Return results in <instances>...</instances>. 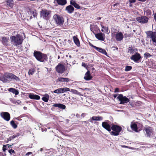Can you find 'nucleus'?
<instances>
[{"label": "nucleus", "instance_id": "nucleus-1", "mask_svg": "<svg viewBox=\"0 0 156 156\" xmlns=\"http://www.w3.org/2000/svg\"><path fill=\"white\" fill-rule=\"evenodd\" d=\"M10 39L12 44L16 46L21 44L23 40L22 35L18 34L16 36H11Z\"/></svg>", "mask_w": 156, "mask_h": 156}, {"label": "nucleus", "instance_id": "nucleus-2", "mask_svg": "<svg viewBox=\"0 0 156 156\" xmlns=\"http://www.w3.org/2000/svg\"><path fill=\"white\" fill-rule=\"evenodd\" d=\"M34 56L39 62H44L47 61L48 58L47 55L40 51H34Z\"/></svg>", "mask_w": 156, "mask_h": 156}, {"label": "nucleus", "instance_id": "nucleus-3", "mask_svg": "<svg viewBox=\"0 0 156 156\" xmlns=\"http://www.w3.org/2000/svg\"><path fill=\"white\" fill-rule=\"evenodd\" d=\"M111 129L113 131L110 132L111 135L115 136L119 135V133L122 130V128L119 126L113 125L111 126Z\"/></svg>", "mask_w": 156, "mask_h": 156}, {"label": "nucleus", "instance_id": "nucleus-4", "mask_svg": "<svg viewBox=\"0 0 156 156\" xmlns=\"http://www.w3.org/2000/svg\"><path fill=\"white\" fill-rule=\"evenodd\" d=\"M13 74L7 73H5L2 76H0V80L4 83L8 82L12 80Z\"/></svg>", "mask_w": 156, "mask_h": 156}, {"label": "nucleus", "instance_id": "nucleus-5", "mask_svg": "<svg viewBox=\"0 0 156 156\" xmlns=\"http://www.w3.org/2000/svg\"><path fill=\"white\" fill-rule=\"evenodd\" d=\"M146 34L147 37L151 39V42L156 45V32L150 31H147Z\"/></svg>", "mask_w": 156, "mask_h": 156}, {"label": "nucleus", "instance_id": "nucleus-6", "mask_svg": "<svg viewBox=\"0 0 156 156\" xmlns=\"http://www.w3.org/2000/svg\"><path fill=\"white\" fill-rule=\"evenodd\" d=\"M51 11L46 9H42L40 12V16L46 20L49 19Z\"/></svg>", "mask_w": 156, "mask_h": 156}, {"label": "nucleus", "instance_id": "nucleus-7", "mask_svg": "<svg viewBox=\"0 0 156 156\" xmlns=\"http://www.w3.org/2000/svg\"><path fill=\"white\" fill-rule=\"evenodd\" d=\"M145 136L146 137L150 138L153 133V129L148 126H145L144 129Z\"/></svg>", "mask_w": 156, "mask_h": 156}, {"label": "nucleus", "instance_id": "nucleus-8", "mask_svg": "<svg viewBox=\"0 0 156 156\" xmlns=\"http://www.w3.org/2000/svg\"><path fill=\"white\" fill-rule=\"evenodd\" d=\"M53 19L57 24L59 25H62L64 22L63 17L58 14H55L53 16Z\"/></svg>", "mask_w": 156, "mask_h": 156}, {"label": "nucleus", "instance_id": "nucleus-9", "mask_svg": "<svg viewBox=\"0 0 156 156\" xmlns=\"http://www.w3.org/2000/svg\"><path fill=\"white\" fill-rule=\"evenodd\" d=\"M119 101H120V104H124L129 102V100L126 96H123L122 94H119L117 97Z\"/></svg>", "mask_w": 156, "mask_h": 156}, {"label": "nucleus", "instance_id": "nucleus-10", "mask_svg": "<svg viewBox=\"0 0 156 156\" xmlns=\"http://www.w3.org/2000/svg\"><path fill=\"white\" fill-rule=\"evenodd\" d=\"M55 69L58 73H62L65 71L66 67L64 65L60 63L56 66Z\"/></svg>", "mask_w": 156, "mask_h": 156}, {"label": "nucleus", "instance_id": "nucleus-11", "mask_svg": "<svg viewBox=\"0 0 156 156\" xmlns=\"http://www.w3.org/2000/svg\"><path fill=\"white\" fill-rule=\"evenodd\" d=\"M136 20L139 23L144 24L147 23L148 22V18L146 16H142L137 17Z\"/></svg>", "mask_w": 156, "mask_h": 156}, {"label": "nucleus", "instance_id": "nucleus-12", "mask_svg": "<svg viewBox=\"0 0 156 156\" xmlns=\"http://www.w3.org/2000/svg\"><path fill=\"white\" fill-rule=\"evenodd\" d=\"M141 58L140 54L138 52H136L135 54L130 57V59L135 62H139Z\"/></svg>", "mask_w": 156, "mask_h": 156}, {"label": "nucleus", "instance_id": "nucleus-13", "mask_svg": "<svg viewBox=\"0 0 156 156\" xmlns=\"http://www.w3.org/2000/svg\"><path fill=\"white\" fill-rule=\"evenodd\" d=\"M1 117L5 120L9 121L10 119V115L9 113L7 112H2L0 113Z\"/></svg>", "mask_w": 156, "mask_h": 156}, {"label": "nucleus", "instance_id": "nucleus-14", "mask_svg": "<svg viewBox=\"0 0 156 156\" xmlns=\"http://www.w3.org/2000/svg\"><path fill=\"white\" fill-rule=\"evenodd\" d=\"M110 122L108 120H106L105 122H102V126L109 132L111 131V127L109 124Z\"/></svg>", "mask_w": 156, "mask_h": 156}, {"label": "nucleus", "instance_id": "nucleus-15", "mask_svg": "<svg viewBox=\"0 0 156 156\" xmlns=\"http://www.w3.org/2000/svg\"><path fill=\"white\" fill-rule=\"evenodd\" d=\"M90 46L94 48L96 50L99 52L103 54L104 55H107V54L106 51L104 49H102L101 48H99L95 46L92 44H91Z\"/></svg>", "mask_w": 156, "mask_h": 156}, {"label": "nucleus", "instance_id": "nucleus-16", "mask_svg": "<svg viewBox=\"0 0 156 156\" xmlns=\"http://www.w3.org/2000/svg\"><path fill=\"white\" fill-rule=\"evenodd\" d=\"M124 37L122 33L121 32H117L115 35L116 40L118 41H120L122 40Z\"/></svg>", "mask_w": 156, "mask_h": 156}, {"label": "nucleus", "instance_id": "nucleus-17", "mask_svg": "<svg viewBox=\"0 0 156 156\" xmlns=\"http://www.w3.org/2000/svg\"><path fill=\"white\" fill-rule=\"evenodd\" d=\"M96 37L99 40L104 41L105 39V34L101 32L96 34H95Z\"/></svg>", "mask_w": 156, "mask_h": 156}, {"label": "nucleus", "instance_id": "nucleus-18", "mask_svg": "<svg viewBox=\"0 0 156 156\" xmlns=\"http://www.w3.org/2000/svg\"><path fill=\"white\" fill-rule=\"evenodd\" d=\"M90 28L91 31L94 34H95L99 30L98 27L96 25L91 24L90 26Z\"/></svg>", "mask_w": 156, "mask_h": 156}, {"label": "nucleus", "instance_id": "nucleus-19", "mask_svg": "<svg viewBox=\"0 0 156 156\" xmlns=\"http://www.w3.org/2000/svg\"><path fill=\"white\" fill-rule=\"evenodd\" d=\"M103 119V118L102 116H94L92 117L89 120V121L90 122H91L92 120L100 121L102 120Z\"/></svg>", "mask_w": 156, "mask_h": 156}, {"label": "nucleus", "instance_id": "nucleus-20", "mask_svg": "<svg viewBox=\"0 0 156 156\" xmlns=\"http://www.w3.org/2000/svg\"><path fill=\"white\" fill-rule=\"evenodd\" d=\"M74 9L73 7L71 5H70L67 6L65 10L67 11L68 13L71 14L73 13L74 10Z\"/></svg>", "mask_w": 156, "mask_h": 156}, {"label": "nucleus", "instance_id": "nucleus-21", "mask_svg": "<svg viewBox=\"0 0 156 156\" xmlns=\"http://www.w3.org/2000/svg\"><path fill=\"white\" fill-rule=\"evenodd\" d=\"M92 77L90 74L89 71H87L85 74L84 77V79L86 80H90L92 78Z\"/></svg>", "mask_w": 156, "mask_h": 156}, {"label": "nucleus", "instance_id": "nucleus-22", "mask_svg": "<svg viewBox=\"0 0 156 156\" xmlns=\"http://www.w3.org/2000/svg\"><path fill=\"white\" fill-rule=\"evenodd\" d=\"M29 97L31 99L37 100H39L40 98V96L36 94H29Z\"/></svg>", "mask_w": 156, "mask_h": 156}, {"label": "nucleus", "instance_id": "nucleus-23", "mask_svg": "<svg viewBox=\"0 0 156 156\" xmlns=\"http://www.w3.org/2000/svg\"><path fill=\"white\" fill-rule=\"evenodd\" d=\"M53 106L58 107L60 109H64L66 108V106L60 103L55 104L53 105Z\"/></svg>", "mask_w": 156, "mask_h": 156}, {"label": "nucleus", "instance_id": "nucleus-24", "mask_svg": "<svg viewBox=\"0 0 156 156\" xmlns=\"http://www.w3.org/2000/svg\"><path fill=\"white\" fill-rule=\"evenodd\" d=\"M130 127L131 129L136 132L137 131V126L136 124L135 123L131 122Z\"/></svg>", "mask_w": 156, "mask_h": 156}, {"label": "nucleus", "instance_id": "nucleus-25", "mask_svg": "<svg viewBox=\"0 0 156 156\" xmlns=\"http://www.w3.org/2000/svg\"><path fill=\"white\" fill-rule=\"evenodd\" d=\"M6 3L7 5L11 8H12L14 5V2L13 0H7L6 1Z\"/></svg>", "mask_w": 156, "mask_h": 156}, {"label": "nucleus", "instance_id": "nucleus-26", "mask_svg": "<svg viewBox=\"0 0 156 156\" xmlns=\"http://www.w3.org/2000/svg\"><path fill=\"white\" fill-rule=\"evenodd\" d=\"M58 80L61 82H68L70 81V79L67 78L59 77L58 78Z\"/></svg>", "mask_w": 156, "mask_h": 156}, {"label": "nucleus", "instance_id": "nucleus-27", "mask_svg": "<svg viewBox=\"0 0 156 156\" xmlns=\"http://www.w3.org/2000/svg\"><path fill=\"white\" fill-rule=\"evenodd\" d=\"M57 3L58 5H64L67 3L66 0H56Z\"/></svg>", "mask_w": 156, "mask_h": 156}, {"label": "nucleus", "instance_id": "nucleus-28", "mask_svg": "<svg viewBox=\"0 0 156 156\" xmlns=\"http://www.w3.org/2000/svg\"><path fill=\"white\" fill-rule=\"evenodd\" d=\"M29 14H31L33 15L34 17H36L37 15V13L36 12V10L35 9L34 10H31L30 9L28 12Z\"/></svg>", "mask_w": 156, "mask_h": 156}, {"label": "nucleus", "instance_id": "nucleus-29", "mask_svg": "<svg viewBox=\"0 0 156 156\" xmlns=\"http://www.w3.org/2000/svg\"><path fill=\"white\" fill-rule=\"evenodd\" d=\"M8 90L9 91L12 92L16 95H18L19 93L18 91L15 88H9Z\"/></svg>", "mask_w": 156, "mask_h": 156}, {"label": "nucleus", "instance_id": "nucleus-30", "mask_svg": "<svg viewBox=\"0 0 156 156\" xmlns=\"http://www.w3.org/2000/svg\"><path fill=\"white\" fill-rule=\"evenodd\" d=\"M49 98V96L48 94H45L44 96L42 98V100L45 102H48Z\"/></svg>", "mask_w": 156, "mask_h": 156}, {"label": "nucleus", "instance_id": "nucleus-31", "mask_svg": "<svg viewBox=\"0 0 156 156\" xmlns=\"http://www.w3.org/2000/svg\"><path fill=\"white\" fill-rule=\"evenodd\" d=\"M101 26L102 28L101 31L102 32H105L108 34V28L107 27L104 26L101 24Z\"/></svg>", "mask_w": 156, "mask_h": 156}, {"label": "nucleus", "instance_id": "nucleus-32", "mask_svg": "<svg viewBox=\"0 0 156 156\" xmlns=\"http://www.w3.org/2000/svg\"><path fill=\"white\" fill-rule=\"evenodd\" d=\"M17 136H16V135H13L10 136L9 138L7 139V140L5 141L6 143H8L9 141H11L13 140Z\"/></svg>", "mask_w": 156, "mask_h": 156}, {"label": "nucleus", "instance_id": "nucleus-33", "mask_svg": "<svg viewBox=\"0 0 156 156\" xmlns=\"http://www.w3.org/2000/svg\"><path fill=\"white\" fill-rule=\"evenodd\" d=\"M70 3L71 5H73L76 8L78 9V4L75 2V1L71 0L70 1Z\"/></svg>", "mask_w": 156, "mask_h": 156}, {"label": "nucleus", "instance_id": "nucleus-34", "mask_svg": "<svg viewBox=\"0 0 156 156\" xmlns=\"http://www.w3.org/2000/svg\"><path fill=\"white\" fill-rule=\"evenodd\" d=\"M10 124L12 128L14 129H16L17 127V125L15 123L13 120H12L10 121Z\"/></svg>", "mask_w": 156, "mask_h": 156}, {"label": "nucleus", "instance_id": "nucleus-35", "mask_svg": "<svg viewBox=\"0 0 156 156\" xmlns=\"http://www.w3.org/2000/svg\"><path fill=\"white\" fill-rule=\"evenodd\" d=\"M8 151L10 154L11 156H16L15 151L12 149L9 150Z\"/></svg>", "mask_w": 156, "mask_h": 156}, {"label": "nucleus", "instance_id": "nucleus-36", "mask_svg": "<svg viewBox=\"0 0 156 156\" xmlns=\"http://www.w3.org/2000/svg\"><path fill=\"white\" fill-rule=\"evenodd\" d=\"M53 92L56 94L62 93V88H60L56 89L54 90Z\"/></svg>", "mask_w": 156, "mask_h": 156}, {"label": "nucleus", "instance_id": "nucleus-37", "mask_svg": "<svg viewBox=\"0 0 156 156\" xmlns=\"http://www.w3.org/2000/svg\"><path fill=\"white\" fill-rule=\"evenodd\" d=\"M12 80H15L16 81H20V78L19 77L13 74L12 76Z\"/></svg>", "mask_w": 156, "mask_h": 156}, {"label": "nucleus", "instance_id": "nucleus-38", "mask_svg": "<svg viewBox=\"0 0 156 156\" xmlns=\"http://www.w3.org/2000/svg\"><path fill=\"white\" fill-rule=\"evenodd\" d=\"M35 72V70L34 68H31L29 69L28 74L29 75H33Z\"/></svg>", "mask_w": 156, "mask_h": 156}, {"label": "nucleus", "instance_id": "nucleus-39", "mask_svg": "<svg viewBox=\"0 0 156 156\" xmlns=\"http://www.w3.org/2000/svg\"><path fill=\"white\" fill-rule=\"evenodd\" d=\"M77 36H74L73 37V39L75 44L78 46V38Z\"/></svg>", "mask_w": 156, "mask_h": 156}, {"label": "nucleus", "instance_id": "nucleus-40", "mask_svg": "<svg viewBox=\"0 0 156 156\" xmlns=\"http://www.w3.org/2000/svg\"><path fill=\"white\" fill-rule=\"evenodd\" d=\"M151 55L148 52H146L144 54V57L146 59H147L151 56Z\"/></svg>", "mask_w": 156, "mask_h": 156}, {"label": "nucleus", "instance_id": "nucleus-41", "mask_svg": "<svg viewBox=\"0 0 156 156\" xmlns=\"http://www.w3.org/2000/svg\"><path fill=\"white\" fill-rule=\"evenodd\" d=\"M2 42L3 43H6L8 42V39L5 37H3L2 39Z\"/></svg>", "mask_w": 156, "mask_h": 156}, {"label": "nucleus", "instance_id": "nucleus-42", "mask_svg": "<svg viewBox=\"0 0 156 156\" xmlns=\"http://www.w3.org/2000/svg\"><path fill=\"white\" fill-rule=\"evenodd\" d=\"M132 69V66H126L125 67V70L126 72H127L131 70Z\"/></svg>", "mask_w": 156, "mask_h": 156}, {"label": "nucleus", "instance_id": "nucleus-43", "mask_svg": "<svg viewBox=\"0 0 156 156\" xmlns=\"http://www.w3.org/2000/svg\"><path fill=\"white\" fill-rule=\"evenodd\" d=\"M70 91V89L69 88L67 87H64L62 88V93H63L65 92L68 91Z\"/></svg>", "mask_w": 156, "mask_h": 156}, {"label": "nucleus", "instance_id": "nucleus-44", "mask_svg": "<svg viewBox=\"0 0 156 156\" xmlns=\"http://www.w3.org/2000/svg\"><path fill=\"white\" fill-rule=\"evenodd\" d=\"M146 15L147 16H151V12L150 10H147L145 11Z\"/></svg>", "mask_w": 156, "mask_h": 156}, {"label": "nucleus", "instance_id": "nucleus-45", "mask_svg": "<svg viewBox=\"0 0 156 156\" xmlns=\"http://www.w3.org/2000/svg\"><path fill=\"white\" fill-rule=\"evenodd\" d=\"M70 91L72 92L73 94H78V91L77 90H73V89H71L70 90Z\"/></svg>", "mask_w": 156, "mask_h": 156}, {"label": "nucleus", "instance_id": "nucleus-46", "mask_svg": "<svg viewBox=\"0 0 156 156\" xmlns=\"http://www.w3.org/2000/svg\"><path fill=\"white\" fill-rule=\"evenodd\" d=\"M134 52V50L132 47H129L128 49V52L130 53H133Z\"/></svg>", "mask_w": 156, "mask_h": 156}, {"label": "nucleus", "instance_id": "nucleus-47", "mask_svg": "<svg viewBox=\"0 0 156 156\" xmlns=\"http://www.w3.org/2000/svg\"><path fill=\"white\" fill-rule=\"evenodd\" d=\"M6 145H3L2 147V150L3 151L5 152L6 150L7 147H6Z\"/></svg>", "mask_w": 156, "mask_h": 156}, {"label": "nucleus", "instance_id": "nucleus-48", "mask_svg": "<svg viewBox=\"0 0 156 156\" xmlns=\"http://www.w3.org/2000/svg\"><path fill=\"white\" fill-rule=\"evenodd\" d=\"M119 92V89L118 88H116L115 90V92Z\"/></svg>", "mask_w": 156, "mask_h": 156}, {"label": "nucleus", "instance_id": "nucleus-49", "mask_svg": "<svg viewBox=\"0 0 156 156\" xmlns=\"http://www.w3.org/2000/svg\"><path fill=\"white\" fill-rule=\"evenodd\" d=\"M82 66L83 67H86L87 65L86 64V63L84 62H82Z\"/></svg>", "mask_w": 156, "mask_h": 156}, {"label": "nucleus", "instance_id": "nucleus-50", "mask_svg": "<svg viewBox=\"0 0 156 156\" xmlns=\"http://www.w3.org/2000/svg\"><path fill=\"white\" fill-rule=\"evenodd\" d=\"M136 0H129V2L130 3H134L135 2Z\"/></svg>", "mask_w": 156, "mask_h": 156}, {"label": "nucleus", "instance_id": "nucleus-51", "mask_svg": "<svg viewBox=\"0 0 156 156\" xmlns=\"http://www.w3.org/2000/svg\"><path fill=\"white\" fill-rule=\"evenodd\" d=\"M14 119H17V120H18V121H21L22 120V119H21V118H20V117H17V118H15Z\"/></svg>", "mask_w": 156, "mask_h": 156}, {"label": "nucleus", "instance_id": "nucleus-52", "mask_svg": "<svg viewBox=\"0 0 156 156\" xmlns=\"http://www.w3.org/2000/svg\"><path fill=\"white\" fill-rule=\"evenodd\" d=\"M86 113H83L81 114V115L82 117H85L86 116Z\"/></svg>", "mask_w": 156, "mask_h": 156}, {"label": "nucleus", "instance_id": "nucleus-53", "mask_svg": "<svg viewBox=\"0 0 156 156\" xmlns=\"http://www.w3.org/2000/svg\"><path fill=\"white\" fill-rule=\"evenodd\" d=\"M154 18L155 20V21L156 22V13H155L154 15Z\"/></svg>", "mask_w": 156, "mask_h": 156}, {"label": "nucleus", "instance_id": "nucleus-54", "mask_svg": "<svg viewBox=\"0 0 156 156\" xmlns=\"http://www.w3.org/2000/svg\"><path fill=\"white\" fill-rule=\"evenodd\" d=\"M122 146V147H123V148H128V147L127 146H126L125 145H122L121 146Z\"/></svg>", "mask_w": 156, "mask_h": 156}, {"label": "nucleus", "instance_id": "nucleus-55", "mask_svg": "<svg viewBox=\"0 0 156 156\" xmlns=\"http://www.w3.org/2000/svg\"><path fill=\"white\" fill-rule=\"evenodd\" d=\"M5 145H6L5 146H6V147L7 148H9V144Z\"/></svg>", "mask_w": 156, "mask_h": 156}, {"label": "nucleus", "instance_id": "nucleus-56", "mask_svg": "<svg viewBox=\"0 0 156 156\" xmlns=\"http://www.w3.org/2000/svg\"><path fill=\"white\" fill-rule=\"evenodd\" d=\"M118 95V94H113V97L115 98H116L117 96Z\"/></svg>", "mask_w": 156, "mask_h": 156}, {"label": "nucleus", "instance_id": "nucleus-57", "mask_svg": "<svg viewBox=\"0 0 156 156\" xmlns=\"http://www.w3.org/2000/svg\"><path fill=\"white\" fill-rule=\"evenodd\" d=\"M101 17H97V20H100L101 19Z\"/></svg>", "mask_w": 156, "mask_h": 156}, {"label": "nucleus", "instance_id": "nucleus-58", "mask_svg": "<svg viewBox=\"0 0 156 156\" xmlns=\"http://www.w3.org/2000/svg\"><path fill=\"white\" fill-rule=\"evenodd\" d=\"M119 5V3H115V4H114V5H113V6L114 7H115V6L117 5Z\"/></svg>", "mask_w": 156, "mask_h": 156}, {"label": "nucleus", "instance_id": "nucleus-59", "mask_svg": "<svg viewBox=\"0 0 156 156\" xmlns=\"http://www.w3.org/2000/svg\"><path fill=\"white\" fill-rule=\"evenodd\" d=\"M32 153V152H28L27 154H26V155H29V154H31Z\"/></svg>", "mask_w": 156, "mask_h": 156}, {"label": "nucleus", "instance_id": "nucleus-60", "mask_svg": "<svg viewBox=\"0 0 156 156\" xmlns=\"http://www.w3.org/2000/svg\"><path fill=\"white\" fill-rule=\"evenodd\" d=\"M0 156H4V155L2 153L0 152Z\"/></svg>", "mask_w": 156, "mask_h": 156}, {"label": "nucleus", "instance_id": "nucleus-61", "mask_svg": "<svg viewBox=\"0 0 156 156\" xmlns=\"http://www.w3.org/2000/svg\"><path fill=\"white\" fill-rule=\"evenodd\" d=\"M142 2H144L146 0H138Z\"/></svg>", "mask_w": 156, "mask_h": 156}, {"label": "nucleus", "instance_id": "nucleus-62", "mask_svg": "<svg viewBox=\"0 0 156 156\" xmlns=\"http://www.w3.org/2000/svg\"><path fill=\"white\" fill-rule=\"evenodd\" d=\"M18 117H20V118H21L23 117V115H21L20 116H19Z\"/></svg>", "mask_w": 156, "mask_h": 156}, {"label": "nucleus", "instance_id": "nucleus-63", "mask_svg": "<svg viewBox=\"0 0 156 156\" xmlns=\"http://www.w3.org/2000/svg\"><path fill=\"white\" fill-rule=\"evenodd\" d=\"M13 145V144H12V145H9V147L12 148V146Z\"/></svg>", "mask_w": 156, "mask_h": 156}, {"label": "nucleus", "instance_id": "nucleus-64", "mask_svg": "<svg viewBox=\"0 0 156 156\" xmlns=\"http://www.w3.org/2000/svg\"><path fill=\"white\" fill-rule=\"evenodd\" d=\"M129 6L130 7H131L132 6V5L131 4V3H130V5H129Z\"/></svg>", "mask_w": 156, "mask_h": 156}]
</instances>
